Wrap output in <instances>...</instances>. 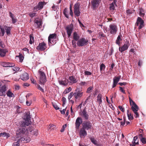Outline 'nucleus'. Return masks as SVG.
Here are the masks:
<instances>
[{
  "label": "nucleus",
  "mask_w": 146,
  "mask_h": 146,
  "mask_svg": "<svg viewBox=\"0 0 146 146\" xmlns=\"http://www.w3.org/2000/svg\"><path fill=\"white\" fill-rule=\"evenodd\" d=\"M56 35L55 33L50 34L48 37V42L49 46H52L56 43Z\"/></svg>",
  "instance_id": "f257e3e1"
},
{
  "label": "nucleus",
  "mask_w": 146,
  "mask_h": 146,
  "mask_svg": "<svg viewBox=\"0 0 146 146\" xmlns=\"http://www.w3.org/2000/svg\"><path fill=\"white\" fill-rule=\"evenodd\" d=\"M82 127L87 130H91L93 128L92 123L89 121H85L82 124Z\"/></svg>",
  "instance_id": "f03ea898"
},
{
  "label": "nucleus",
  "mask_w": 146,
  "mask_h": 146,
  "mask_svg": "<svg viewBox=\"0 0 146 146\" xmlns=\"http://www.w3.org/2000/svg\"><path fill=\"white\" fill-rule=\"evenodd\" d=\"M38 72L40 76V82L41 84H44L46 81V75L44 72L40 70L38 71Z\"/></svg>",
  "instance_id": "7ed1b4c3"
},
{
  "label": "nucleus",
  "mask_w": 146,
  "mask_h": 146,
  "mask_svg": "<svg viewBox=\"0 0 146 146\" xmlns=\"http://www.w3.org/2000/svg\"><path fill=\"white\" fill-rule=\"evenodd\" d=\"M88 42V40L87 39L82 38L78 41L77 44L78 46H82L87 45Z\"/></svg>",
  "instance_id": "20e7f679"
},
{
  "label": "nucleus",
  "mask_w": 146,
  "mask_h": 146,
  "mask_svg": "<svg viewBox=\"0 0 146 146\" xmlns=\"http://www.w3.org/2000/svg\"><path fill=\"white\" fill-rule=\"evenodd\" d=\"M80 4L77 3L75 4L74 7V13L75 17H79L80 14V12L79 11Z\"/></svg>",
  "instance_id": "39448f33"
},
{
  "label": "nucleus",
  "mask_w": 146,
  "mask_h": 146,
  "mask_svg": "<svg viewBox=\"0 0 146 146\" xmlns=\"http://www.w3.org/2000/svg\"><path fill=\"white\" fill-rule=\"evenodd\" d=\"M109 30L110 34L113 35L116 34L117 31L116 25L114 24H110L109 25Z\"/></svg>",
  "instance_id": "423d86ee"
},
{
  "label": "nucleus",
  "mask_w": 146,
  "mask_h": 146,
  "mask_svg": "<svg viewBox=\"0 0 146 146\" xmlns=\"http://www.w3.org/2000/svg\"><path fill=\"white\" fill-rule=\"evenodd\" d=\"M27 129L25 127L20 128L16 131V134L18 137H21L23 135L26 134Z\"/></svg>",
  "instance_id": "0eeeda50"
},
{
  "label": "nucleus",
  "mask_w": 146,
  "mask_h": 146,
  "mask_svg": "<svg viewBox=\"0 0 146 146\" xmlns=\"http://www.w3.org/2000/svg\"><path fill=\"white\" fill-rule=\"evenodd\" d=\"M144 21L140 17H138L135 24V25L139 26L138 29H140L144 26Z\"/></svg>",
  "instance_id": "6e6552de"
},
{
  "label": "nucleus",
  "mask_w": 146,
  "mask_h": 146,
  "mask_svg": "<svg viewBox=\"0 0 146 146\" xmlns=\"http://www.w3.org/2000/svg\"><path fill=\"white\" fill-rule=\"evenodd\" d=\"M46 48V44L44 42H43L39 44L36 49L38 51H43Z\"/></svg>",
  "instance_id": "1a4fd4ad"
},
{
  "label": "nucleus",
  "mask_w": 146,
  "mask_h": 146,
  "mask_svg": "<svg viewBox=\"0 0 146 146\" xmlns=\"http://www.w3.org/2000/svg\"><path fill=\"white\" fill-rule=\"evenodd\" d=\"M129 45L130 44L129 42L127 41L126 42H125L122 46L119 47V51L122 52L123 51L127 50L129 46Z\"/></svg>",
  "instance_id": "9d476101"
},
{
  "label": "nucleus",
  "mask_w": 146,
  "mask_h": 146,
  "mask_svg": "<svg viewBox=\"0 0 146 146\" xmlns=\"http://www.w3.org/2000/svg\"><path fill=\"white\" fill-rule=\"evenodd\" d=\"M83 93L79 89L76 90L75 92L74 93V96L76 99L81 97L83 95Z\"/></svg>",
  "instance_id": "9b49d317"
},
{
  "label": "nucleus",
  "mask_w": 146,
  "mask_h": 146,
  "mask_svg": "<svg viewBox=\"0 0 146 146\" xmlns=\"http://www.w3.org/2000/svg\"><path fill=\"white\" fill-rule=\"evenodd\" d=\"M101 0H92V8L93 9H95L99 5Z\"/></svg>",
  "instance_id": "f8f14e48"
},
{
  "label": "nucleus",
  "mask_w": 146,
  "mask_h": 146,
  "mask_svg": "<svg viewBox=\"0 0 146 146\" xmlns=\"http://www.w3.org/2000/svg\"><path fill=\"white\" fill-rule=\"evenodd\" d=\"M82 122V119L81 117H78L76 119L75 124L76 130H78L79 129L80 125Z\"/></svg>",
  "instance_id": "ddd939ff"
},
{
  "label": "nucleus",
  "mask_w": 146,
  "mask_h": 146,
  "mask_svg": "<svg viewBox=\"0 0 146 146\" xmlns=\"http://www.w3.org/2000/svg\"><path fill=\"white\" fill-rule=\"evenodd\" d=\"M73 29L72 25H70L66 26L65 29L66 31L68 37H70Z\"/></svg>",
  "instance_id": "4468645a"
},
{
  "label": "nucleus",
  "mask_w": 146,
  "mask_h": 146,
  "mask_svg": "<svg viewBox=\"0 0 146 146\" xmlns=\"http://www.w3.org/2000/svg\"><path fill=\"white\" fill-rule=\"evenodd\" d=\"M80 114L84 119L86 120L88 119L89 115L85 109L83 110L82 112L80 113Z\"/></svg>",
  "instance_id": "2eb2a0df"
},
{
  "label": "nucleus",
  "mask_w": 146,
  "mask_h": 146,
  "mask_svg": "<svg viewBox=\"0 0 146 146\" xmlns=\"http://www.w3.org/2000/svg\"><path fill=\"white\" fill-rule=\"evenodd\" d=\"M7 90V87L6 85H4L2 86L0 89V96H3L5 97L6 95L5 92Z\"/></svg>",
  "instance_id": "dca6fc26"
},
{
  "label": "nucleus",
  "mask_w": 146,
  "mask_h": 146,
  "mask_svg": "<svg viewBox=\"0 0 146 146\" xmlns=\"http://www.w3.org/2000/svg\"><path fill=\"white\" fill-rule=\"evenodd\" d=\"M131 109L135 114L134 115L135 117V118L139 117V115L138 113L137 112V111L139 110V108L138 106H137V107H131Z\"/></svg>",
  "instance_id": "f3484780"
},
{
  "label": "nucleus",
  "mask_w": 146,
  "mask_h": 146,
  "mask_svg": "<svg viewBox=\"0 0 146 146\" xmlns=\"http://www.w3.org/2000/svg\"><path fill=\"white\" fill-rule=\"evenodd\" d=\"M86 130V129L82 127L80 129L79 133L80 137H84L85 136H86L87 135V133Z\"/></svg>",
  "instance_id": "a211bd4d"
},
{
  "label": "nucleus",
  "mask_w": 146,
  "mask_h": 146,
  "mask_svg": "<svg viewBox=\"0 0 146 146\" xmlns=\"http://www.w3.org/2000/svg\"><path fill=\"white\" fill-rule=\"evenodd\" d=\"M18 139L20 142L21 141L22 143H27L30 141V139L29 137L27 136L26 137H21L20 139Z\"/></svg>",
  "instance_id": "6ab92c4d"
},
{
  "label": "nucleus",
  "mask_w": 146,
  "mask_h": 146,
  "mask_svg": "<svg viewBox=\"0 0 146 146\" xmlns=\"http://www.w3.org/2000/svg\"><path fill=\"white\" fill-rule=\"evenodd\" d=\"M20 78L24 81L27 80L29 79V75L27 73L25 72L21 75Z\"/></svg>",
  "instance_id": "aec40b11"
},
{
  "label": "nucleus",
  "mask_w": 146,
  "mask_h": 146,
  "mask_svg": "<svg viewBox=\"0 0 146 146\" xmlns=\"http://www.w3.org/2000/svg\"><path fill=\"white\" fill-rule=\"evenodd\" d=\"M120 78L121 77L120 76L118 77H116L115 78L113 79V84L112 88H114L116 86Z\"/></svg>",
  "instance_id": "412c9836"
},
{
  "label": "nucleus",
  "mask_w": 146,
  "mask_h": 146,
  "mask_svg": "<svg viewBox=\"0 0 146 146\" xmlns=\"http://www.w3.org/2000/svg\"><path fill=\"white\" fill-rule=\"evenodd\" d=\"M20 124V127H25L26 126H28L29 125V121L25 120L21 121Z\"/></svg>",
  "instance_id": "4be33fe9"
},
{
  "label": "nucleus",
  "mask_w": 146,
  "mask_h": 146,
  "mask_svg": "<svg viewBox=\"0 0 146 146\" xmlns=\"http://www.w3.org/2000/svg\"><path fill=\"white\" fill-rule=\"evenodd\" d=\"M69 80L70 81V83L71 84L76 83L77 82L76 79L74 76H70L69 78Z\"/></svg>",
  "instance_id": "5701e85b"
},
{
  "label": "nucleus",
  "mask_w": 146,
  "mask_h": 146,
  "mask_svg": "<svg viewBox=\"0 0 146 146\" xmlns=\"http://www.w3.org/2000/svg\"><path fill=\"white\" fill-rule=\"evenodd\" d=\"M139 137L140 140V141L143 144H146V138L143 137V135L142 134H139Z\"/></svg>",
  "instance_id": "b1692460"
},
{
  "label": "nucleus",
  "mask_w": 146,
  "mask_h": 146,
  "mask_svg": "<svg viewBox=\"0 0 146 146\" xmlns=\"http://www.w3.org/2000/svg\"><path fill=\"white\" fill-rule=\"evenodd\" d=\"M9 16L12 19V23L13 24H14L16 23L17 21V19L16 18V17L14 16V15L10 11L9 12Z\"/></svg>",
  "instance_id": "393cba45"
},
{
  "label": "nucleus",
  "mask_w": 146,
  "mask_h": 146,
  "mask_svg": "<svg viewBox=\"0 0 146 146\" xmlns=\"http://www.w3.org/2000/svg\"><path fill=\"white\" fill-rule=\"evenodd\" d=\"M137 136H135L134 137L133 140L132 142V144H131L130 145L131 146H135L136 145L139 144V140L137 139Z\"/></svg>",
  "instance_id": "a878e982"
},
{
  "label": "nucleus",
  "mask_w": 146,
  "mask_h": 146,
  "mask_svg": "<svg viewBox=\"0 0 146 146\" xmlns=\"http://www.w3.org/2000/svg\"><path fill=\"white\" fill-rule=\"evenodd\" d=\"M80 38V36L76 32H74L73 34V38L75 41H78L79 40Z\"/></svg>",
  "instance_id": "bb28decb"
},
{
  "label": "nucleus",
  "mask_w": 146,
  "mask_h": 146,
  "mask_svg": "<svg viewBox=\"0 0 146 146\" xmlns=\"http://www.w3.org/2000/svg\"><path fill=\"white\" fill-rule=\"evenodd\" d=\"M7 52V51L6 49H0V56L2 57L5 56Z\"/></svg>",
  "instance_id": "cd10ccee"
},
{
  "label": "nucleus",
  "mask_w": 146,
  "mask_h": 146,
  "mask_svg": "<svg viewBox=\"0 0 146 146\" xmlns=\"http://www.w3.org/2000/svg\"><path fill=\"white\" fill-rule=\"evenodd\" d=\"M5 29L6 31V33L7 35L8 36L9 35L11 34V27L5 26Z\"/></svg>",
  "instance_id": "c85d7f7f"
},
{
  "label": "nucleus",
  "mask_w": 146,
  "mask_h": 146,
  "mask_svg": "<svg viewBox=\"0 0 146 146\" xmlns=\"http://www.w3.org/2000/svg\"><path fill=\"white\" fill-rule=\"evenodd\" d=\"M110 6L109 7L110 10L111 11H113L114 10H115V5L117 6L116 3H114L112 2L110 4Z\"/></svg>",
  "instance_id": "c756f323"
},
{
  "label": "nucleus",
  "mask_w": 146,
  "mask_h": 146,
  "mask_svg": "<svg viewBox=\"0 0 146 146\" xmlns=\"http://www.w3.org/2000/svg\"><path fill=\"white\" fill-rule=\"evenodd\" d=\"M139 15L140 17H143L145 15V10L142 8L139 9Z\"/></svg>",
  "instance_id": "7c9ffc66"
},
{
  "label": "nucleus",
  "mask_w": 146,
  "mask_h": 146,
  "mask_svg": "<svg viewBox=\"0 0 146 146\" xmlns=\"http://www.w3.org/2000/svg\"><path fill=\"white\" fill-rule=\"evenodd\" d=\"M130 105L131 106V107H135L137 106L135 103L132 100L131 98L129 96V97Z\"/></svg>",
  "instance_id": "2f4dec72"
},
{
  "label": "nucleus",
  "mask_w": 146,
  "mask_h": 146,
  "mask_svg": "<svg viewBox=\"0 0 146 146\" xmlns=\"http://www.w3.org/2000/svg\"><path fill=\"white\" fill-rule=\"evenodd\" d=\"M122 36L121 35H119L118 36L116 40L115 43L117 44H118L119 46L120 45V42L122 40L121 38Z\"/></svg>",
  "instance_id": "473e14b6"
},
{
  "label": "nucleus",
  "mask_w": 146,
  "mask_h": 146,
  "mask_svg": "<svg viewBox=\"0 0 146 146\" xmlns=\"http://www.w3.org/2000/svg\"><path fill=\"white\" fill-rule=\"evenodd\" d=\"M31 118L30 115V113L28 112L25 114V115L24 119L25 121H29V120Z\"/></svg>",
  "instance_id": "72a5a7b5"
},
{
  "label": "nucleus",
  "mask_w": 146,
  "mask_h": 146,
  "mask_svg": "<svg viewBox=\"0 0 146 146\" xmlns=\"http://www.w3.org/2000/svg\"><path fill=\"white\" fill-rule=\"evenodd\" d=\"M127 114L128 119L129 120H131L133 119V114L129 112V110H127Z\"/></svg>",
  "instance_id": "f704fd0d"
},
{
  "label": "nucleus",
  "mask_w": 146,
  "mask_h": 146,
  "mask_svg": "<svg viewBox=\"0 0 146 146\" xmlns=\"http://www.w3.org/2000/svg\"><path fill=\"white\" fill-rule=\"evenodd\" d=\"M0 136L3 137H6L7 138L10 137L9 134L6 132H2L0 133Z\"/></svg>",
  "instance_id": "c9c22d12"
},
{
  "label": "nucleus",
  "mask_w": 146,
  "mask_h": 146,
  "mask_svg": "<svg viewBox=\"0 0 146 146\" xmlns=\"http://www.w3.org/2000/svg\"><path fill=\"white\" fill-rule=\"evenodd\" d=\"M91 142L94 145L97 146H100V144H98L97 140L94 138L91 137L90 138Z\"/></svg>",
  "instance_id": "e433bc0d"
},
{
  "label": "nucleus",
  "mask_w": 146,
  "mask_h": 146,
  "mask_svg": "<svg viewBox=\"0 0 146 146\" xmlns=\"http://www.w3.org/2000/svg\"><path fill=\"white\" fill-rule=\"evenodd\" d=\"M46 4V2H44L40 1L38 3V5H37L38 6V7L40 9H41L43 8L44 5Z\"/></svg>",
  "instance_id": "4c0bfd02"
},
{
  "label": "nucleus",
  "mask_w": 146,
  "mask_h": 146,
  "mask_svg": "<svg viewBox=\"0 0 146 146\" xmlns=\"http://www.w3.org/2000/svg\"><path fill=\"white\" fill-rule=\"evenodd\" d=\"M102 96L101 94H99L97 96V100L99 104L100 105L101 104L102 102Z\"/></svg>",
  "instance_id": "58836bf2"
},
{
  "label": "nucleus",
  "mask_w": 146,
  "mask_h": 146,
  "mask_svg": "<svg viewBox=\"0 0 146 146\" xmlns=\"http://www.w3.org/2000/svg\"><path fill=\"white\" fill-rule=\"evenodd\" d=\"M63 14L66 18H69L68 12L66 8H64L63 10Z\"/></svg>",
  "instance_id": "ea45409f"
},
{
  "label": "nucleus",
  "mask_w": 146,
  "mask_h": 146,
  "mask_svg": "<svg viewBox=\"0 0 146 146\" xmlns=\"http://www.w3.org/2000/svg\"><path fill=\"white\" fill-rule=\"evenodd\" d=\"M35 23H36L37 25V27H38L39 28H41V23L40 22L38 21V20H36L35 19Z\"/></svg>",
  "instance_id": "a19ab883"
},
{
  "label": "nucleus",
  "mask_w": 146,
  "mask_h": 146,
  "mask_svg": "<svg viewBox=\"0 0 146 146\" xmlns=\"http://www.w3.org/2000/svg\"><path fill=\"white\" fill-rule=\"evenodd\" d=\"M7 96L9 97H13L14 96V95L10 90H8L7 93Z\"/></svg>",
  "instance_id": "79ce46f5"
},
{
  "label": "nucleus",
  "mask_w": 146,
  "mask_h": 146,
  "mask_svg": "<svg viewBox=\"0 0 146 146\" xmlns=\"http://www.w3.org/2000/svg\"><path fill=\"white\" fill-rule=\"evenodd\" d=\"M34 36L33 34H31L30 35L29 43L32 44L34 42Z\"/></svg>",
  "instance_id": "37998d69"
},
{
  "label": "nucleus",
  "mask_w": 146,
  "mask_h": 146,
  "mask_svg": "<svg viewBox=\"0 0 146 146\" xmlns=\"http://www.w3.org/2000/svg\"><path fill=\"white\" fill-rule=\"evenodd\" d=\"M72 90V89L71 87H69L68 88H66L64 91L63 93L65 94H66L70 91H71Z\"/></svg>",
  "instance_id": "c03bdc74"
},
{
  "label": "nucleus",
  "mask_w": 146,
  "mask_h": 146,
  "mask_svg": "<svg viewBox=\"0 0 146 146\" xmlns=\"http://www.w3.org/2000/svg\"><path fill=\"white\" fill-rule=\"evenodd\" d=\"M32 134L36 136L38 134V130L37 129L33 130L31 131Z\"/></svg>",
  "instance_id": "a18cd8bd"
},
{
  "label": "nucleus",
  "mask_w": 146,
  "mask_h": 146,
  "mask_svg": "<svg viewBox=\"0 0 146 146\" xmlns=\"http://www.w3.org/2000/svg\"><path fill=\"white\" fill-rule=\"evenodd\" d=\"M105 67H106L105 66L103 63H102L100 65V70L101 71V73H102V70H104V69L105 68Z\"/></svg>",
  "instance_id": "49530a36"
},
{
  "label": "nucleus",
  "mask_w": 146,
  "mask_h": 146,
  "mask_svg": "<svg viewBox=\"0 0 146 146\" xmlns=\"http://www.w3.org/2000/svg\"><path fill=\"white\" fill-rule=\"evenodd\" d=\"M0 28L1 29V35L2 36H3L4 35L5 33V29L4 28H3L1 26H0Z\"/></svg>",
  "instance_id": "de8ad7c7"
},
{
  "label": "nucleus",
  "mask_w": 146,
  "mask_h": 146,
  "mask_svg": "<svg viewBox=\"0 0 146 146\" xmlns=\"http://www.w3.org/2000/svg\"><path fill=\"white\" fill-rule=\"evenodd\" d=\"M8 62H1V65L2 66L5 67H7Z\"/></svg>",
  "instance_id": "09e8293b"
},
{
  "label": "nucleus",
  "mask_w": 146,
  "mask_h": 146,
  "mask_svg": "<svg viewBox=\"0 0 146 146\" xmlns=\"http://www.w3.org/2000/svg\"><path fill=\"white\" fill-rule=\"evenodd\" d=\"M18 57L19 58L20 61L22 62L24 59V57L23 55L22 54H20L18 56Z\"/></svg>",
  "instance_id": "8fccbe9b"
},
{
  "label": "nucleus",
  "mask_w": 146,
  "mask_h": 146,
  "mask_svg": "<svg viewBox=\"0 0 146 146\" xmlns=\"http://www.w3.org/2000/svg\"><path fill=\"white\" fill-rule=\"evenodd\" d=\"M20 141H19V139L17 141L13 143V146H19L20 144L19 143Z\"/></svg>",
  "instance_id": "3c124183"
},
{
  "label": "nucleus",
  "mask_w": 146,
  "mask_h": 146,
  "mask_svg": "<svg viewBox=\"0 0 146 146\" xmlns=\"http://www.w3.org/2000/svg\"><path fill=\"white\" fill-rule=\"evenodd\" d=\"M7 67H12L15 66V64L12 63L8 62Z\"/></svg>",
  "instance_id": "603ef678"
},
{
  "label": "nucleus",
  "mask_w": 146,
  "mask_h": 146,
  "mask_svg": "<svg viewBox=\"0 0 146 146\" xmlns=\"http://www.w3.org/2000/svg\"><path fill=\"white\" fill-rule=\"evenodd\" d=\"M52 104L54 108L56 110H58L59 109V108L58 107L57 105L55 104H54L53 102L52 103Z\"/></svg>",
  "instance_id": "864d4df0"
},
{
  "label": "nucleus",
  "mask_w": 146,
  "mask_h": 146,
  "mask_svg": "<svg viewBox=\"0 0 146 146\" xmlns=\"http://www.w3.org/2000/svg\"><path fill=\"white\" fill-rule=\"evenodd\" d=\"M74 93H73V92H71L70 93L68 96V99L69 100H70V99L72 98L73 95L74 96Z\"/></svg>",
  "instance_id": "5fc2aeb1"
},
{
  "label": "nucleus",
  "mask_w": 146,
  "mask_h": 146,
  "mask_svg": "<svg viewBox=\"0 0 146 146\" xmlns=\"http://www.w3.org/2000/svg\"><path fill=\"white\" fill-rule=\"evenodd\" d=\"M84 75H90L92 74V73L90 72L87 71H85L84 72Z\"/></svg>",
  "instance_id": "6e6d98bb"
},
{
  "label": "nucleus",
  "mask_w": 146,
  "mask_h": 146,
  "mask_svg": "<svg viewBox=\"0 0 146 146\" xmlns=\"http://www.w3.org/2000/svg\"><path fill=\"white\" fill-rule=\"evenodd\" d=\"M33 9L35 11H36L40 9L38 7V6L37 5Z\"/></svg>",
  "instance_id": "4d7b16f0"
},
{
  "label": "nucleus",
  "mask_w": 146,
  "mask_h": 146,
  "mask_svg": "<svg viewBox=\"0 0 146 146\" xmlns=\"http://www.w3.org/2000/svg\"><path fill=\"white\" fill-rule=\"evenodd\" d=\"M93 88V87H89L87 88L86 92L87 93H90V92H91V90H92V89Z\"/></svg>",
  "instance_id": "13d9d810"
},
{
  "label": "nucleus",
  "mask_w": 146,
  "mask_h": 146,
  "mask_svg": "<svg viewBox=\"0 0 146 146\" xmlns=\"http://www.w3.org/2000/svg\"><path fill=\"white\" fill-rule=\"evenodd\" d=\"M76 41L74 39L72 40V44L73 45V47L74 48H76Z\"/></svg>",
  "instance_id": "bf43d9fd"
},
{
  "label": "nucleus",
  "mask_w": 146,
  "mask_h": 146,
  "mask_svg": "<svg viewBox=\"0 0 146 146\" xmlns=\"http://www.w3.org/2000/svg\"><path fill=\"white\" fill-rule=\"evenodd\" d=\"M89 99H90V96H89L88 97L85 101L84 103L83 104V105L84 106H85V105L87 104V103L89 102Z\"/></svg>",
  "instance_id": "052dcab7"
},
{
  "label": "nucleus",
  "mask_w": 146,
  "mask_h": 146,
  "mask_svg": "<svg viewBox=\"0 0 146 146\" xmlns=\"http://www.w3.org/2000/svg\"><path fill=\"white\" fill-rule=\"evenodd\" d=\"M62 101L63 102L62 106H64L66 102V98L64 97H63L62 98Z\"/></svg>",
  "instance_id": "680f3d73"
},
{
  "label": "nucleus",
  "mask_w": 146,
  "mask_h": 146,
  "mask_svg": "<svg viewBox=\"0 0 146 146\" xmlns=\"http://www.w3.org/2000/svg\"><path fill=\"white\" fill-rule=\"evenodd\" d=\"M36 14L35 13H31L29 14V15L31 17H35Z\"/></svg>",
  "instance_id": "e2e57ef3"
},
{
  "label": "nucleus",
  "mask_w": 146,
  "mask_h": 146,
  "mask_svg": "<svg viewBox=\"0 0 146 146\" xmlns=\"http://www.w3.org/2000/svg\"><path fill=\"white\" fill-rule=\"evenodd\" d=\"M37 88L40 91H41L42 92H44V91L43 89L39 85H37Z\"/></svg>",
  "instance_id": "0e129e2a"
},
{
  "label": "nucleus",
  "mask_w": 146,
  "mask_h": 146,
  "mask_svg": "<svg viewBox=\"0 0 146 146\" xmlns=\"http://www.w3.org/2000/svg\"><path fill=\"white\" fill-rule=\"evenodd\" d=\"M59 83L60 85H62L63 86H66L63 80H59Z\"/></svg>",
  "instance_id": "69168bd1"
},
{
  "label": "nucleus",
  "mask_w": 146,
  "mask_h": 146,
  "mask_svg": "<svg viewBox=\"0 0 146 146\" xmlns=\"http://www.w3.org/2000/svg\"><path fill=\"white\" fill-rule=\"evenodd\" d=\"M20 68L18 67H14L13 68V70L15 71H18L19 70Z\"/></svg>",
  "instance_id": "338daca9"
},
{
  "label": "nucleus",
  "mask_w": 146,
  "mask_h": 146,
  "mask_svg": "<svg viewBox=\"0 0 146 146\" xmlns=\"http://www.w3.org/2000/svg\"><path fill=\"white\" fill-rule=\"evenodd\" d=\"M118 108L122 112H124L125 111L124 109V108H123L122 106H119Z\"/></svg>",
  "instance_id": "774afa93"
}]
</instances>
